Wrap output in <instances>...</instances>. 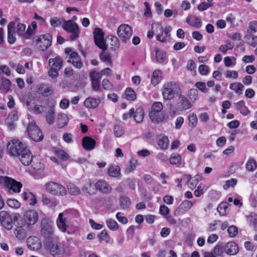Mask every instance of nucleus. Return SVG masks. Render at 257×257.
Segmentation results:
<instances>
[{
	"instance_id": "7c9ffc66",
	"label": "nucleus",
	"mask_w": 257,
	"mask_h": 257,
	"mask_svg": "<svg viewBox=\"0 0 257 257\" xmlns=\"http://www.w3.org/2000/svg\"><path fill=\"white\" fill-rule=\"evenodd\" d=\"M68 122V118L66 114L60 113L58 115L57 123L58 127L62 128L66 125Z\"/></svg>"
},
{
	"instance_id": "864d4df0",
	"label": "nucleus",
	"mask_w": 257,
	"mask_h": 257,
	"mask_svg": "<svg viewBox=\"0 0 257 257\" xmlns=\"http://www.w3.org/2000/svg\"><path fill=\"white\" fill-rule=\"evenodd\" d=\"M223 247L222 245L217 244L213 250L212 253L215 256H221L223 253Z\"/></svg>"
},
{
	"instance_id": "774afa93",
	"label": "nucleus",
	"mask_w": 257,
	"mask_h": 257,
	"mask_svg": "<svg viewBox=\"0 0 257 257\" xmlns=\"http://www.w3.org/2000/svg\"><path fill=\"white\" fill-rule=\"evenodd\" d=\"M188 119L193 127L197 124V117L194 113H191L188 115Z\"/></svg>"
},
{
	"instance_id": "9b49d317",
	"label": "nucleus",
	"mask_w": 257,
	"mask_h": 257,
	"mask_svg": "<svg viewBox=\"0 0 257 257\" xmlns=\"http://www.w3.org/2000/svg\"><path fill=\"white\" fill-rule=\"evenodd\" d=\"M8 149L10 154L13 156H18L24 147L23 144L18 140L13 139L11 140L8 144Z\"/></svg>"
},
{
	"instance_id": "423d86ee",
	"label": "nucleus",
	"mask_w": 257,
	"mask_h": 257,
	"mask_svg": "<svg viewBox=\"0 0 257 257\" xmlns=\"http://www.w3.org/2000/svg\"><path fill=\"white\" fill-rule=\"evenodd\" d=\"M45 245L49 249L51 254L55 257L62 254L65 252L63 245L58 242H54L52 239L45 240Z\"/></svg>"
},
{
	"instance_id": "412c9836",
	"label": "nucleus",
	"mask_w": 257,
	"mask_h": 257,
	"mask_svg": "<svg viewBox=\"0 0 257 257\" xmlns=\"http://www.w3.org/2000/svg\"><path fill=\"white\" fill-rule=\"evenodd\" d=\"M224 250L227 254L230 255H235L239 251L237 244L233 241L227 242L224 246Z\"/></svg>"
},
{
	"instance_id": "8fccbe9b",
	"label": "nucleus",
	"mask_w": 257,
	"mask_h": 257,
	"mask_svg": "<svg viewBox=\"0 0 257 257\" xmlns=\"http://www.w3.org/2000/svg\"><path fill=\"white\" fill-rule=\"evenodd\" d=\"M221 222L220 220H214L212 222L208 224L207 230L209 232H212L216 230L218 225L221 224Z\"/></svg>"
},
{
	"instance_id": "de8ad7c7",
	"label": "nucleus",
	"mask_w": 257,
	"mask_h": 257,
	"mask_svg": "<svg viewBox=\"0 0 257 257\" xmlns=\"http://www.w3.org/2000/svg\"><path fill=\"white\" fill-rule=\"evenodd\" d=\"M170 161L172 165H180L181 163V157L178 154H173L171 156Z\"/></svg>"
},
{
	"instance_id": "2f4dec72",
	"label": "nucleus",
	"mask_w": 257,
	"mask_h": 257,
	"mask_svg": "<svg viewBox=\"0 0 257 257\" xmlns=\"http://www.w3.org/2000/svg\"><path fill=\"white\" fill-rule=\"evenodd\" d=\"M230 206L227 202H222L218 206L217 211L220 215H225L228 212Z\"/></svg>"
},
{
	"instance_id": "393cba45",
	"label": "nucleus",
	"mask_w": 257,
	"mask_h": 257,
	"mask_svg": "<svg viewBox=\"0 0 257 257\" xmlns=\"http://www.w3.org/2000/svg\"><path fill=\"white\" fill-rule=\"evenodd\" d=\"M22 223L20 224L18 223L16 228L14 230V233L16 237L20 240L24 239L26 237V233L25 230L23 228L24 226Z\"/></svg>"
},
{
	"instance_id": "338daca9",
	"label": "nucleus",
	"mask_w": 257,
	"mask_h": 257,
	"mask_svg": "<svg viewBox=\"0 0 257 257\" xmlns=\"http://www.w3.org/2000/svg\"><path fill=\"white\" fill-rule=\"evenodd\" d=\"M225 75L227 78L233 79H236L238 76L237 71L230 70H227L225 73Z\"/></svg>"
},
{
	"instance_id": "4c0bfd02",
	"label": "nucleus",
	"mask_w": 257,
	"mask_h": 257,
	"mask_svg": "<svg viewBox=\"0 0 257 257\" xmlns=\"http://www.w3.org/2000/svg\"><path fill=\"white\" fill-rule=\"evenodd\" d=\"M125 98L129 101H133L136 99V92L131 88H127L125 91Z\"/></svg>"
},
{
	"instance_id": "49530a36",
	"label": "nucleus",
	"mask_w": 257,
	"mask_h": 257,
	"mask_svg": "<svg viewBox=\"0 0 257 257\" xmlns=\"http://www.w3.org/2000/svg\"><path fill=\"white\" fill-rule=\"evenodd\" d=\"M107 226L111 230L115 231L118 229V225L116 221L111 219H108L106 221Z\"/></svg>"
},
{
	"instance_id": "aec40b11",
	"label": "nucleus",
	"mask_w": 257,
	"mask_h": 257,
	"mask_svg": "<svg viewBox=\"0 0 257 257\" xmlns=\"http://www.w3.org/2000/svg\"><path fill=\"white\" fill-rule=\"evenodd\" d=\"M16 25L14 22H11L8 25V41L11 44H14L16 40L15 37Z\"/></svg>"
},
{
	"instance_id": "5701e85b",
	"label": "nucleus",
	"mask_w": 257,
	"mask_h": 257,
	"mask_svg": "<svg viewBox=\"0 0 257 257\" xmlns=\"http://www.w3.org/2000/svg\"><path fill=\"white\" fill-rule=\"evenodd\" d=\"M149 116L152 122L154 123L161 122L164 118V114L162 111H150Z\"/></svg>"
},
{
	"instance_id": "72a5a7b5",
	"label": "nucleus",
	"mask_w": 257,
	"mask_h": 257,
	"mask_svg": "<svg viewBox=\"0 0 257 257\" xmlns=\"http://www.w3.org/2000/svg\"><path fill=\"white\" fill-rule=\"evenodd\" d=\"M236 107L240 110V113L243 115H247L250 111L247 107L245 105L244 102L243 100H240L236 103Z\"/></svg>"
},
{
	"instance_id": "13d9d810",
	"label": "nucleus",
	"mask_w": 257,
	"mask_h": 257,
	"mask_svg": "<svg viewBox=\"0 0 257 257\" xmlns=\"http://www.w3.org/2000/svg\"><path fill=\"white\" fill-rule=\"evenodd\" d=\"M188 95L191 100L195 101L198 96V90L195 88L191 89L188 92Z\"/></svg>"
},
{
	"instance_id": "dca6fc26",
	"label": "nucleus",
	"mask_w": 257,
	"mask_h": 257,
	"mask_svg": "<svg viewBox=\"0 0 257 257\" xmlns=\"http://www.w3.org/2000/svg\"><path fill=\"white\" fill-rule=\"evenodd\" d=\"M192 106V105L190 100L185 95L180 93L176 104V110L182 111L190 108Z\"/></svg>"
},
{
	"instance_id": "b1692460",
	"label": "nucleus",
	"mask_w": 257,
	"mask_h": 257,
	"mask_svg": "<svg viewBox=\"0 0 257 257\" xmlns=\"http://www.w3.org/2000/svg\"><path fill=\"white\" fill-rule=\"evenodd\" d=\"M186 22L190 26L199 28L201 27L202 22L201 19L196 16H189L186 19Z\"/></svg>"
},
{
	"instance_id": "39448f33",
	"label": "nucleus",
	"mask_w": 257,
	"mask_h": 257,
	"mask_svg": "<svg viewBox=\"0 0 257 257\" xmlns=\"http://www.w3.org/2000/svg\"><path fill=\"white\" fill-rule=\"evenodd\" d=\"M0 184L9 190H12L15 193L19 192L22 187L20 182L7 176H1L0 177Z\"/></svg>"
},
{
	"instance_id": "ddd939ff",
	"label": "nucleus",
	"mask_w": 257,
	"mask_h": 257,
	"mask_svg": "<svg viewBox=\"0 0 257 257\" xmlns=\"http://www.w3.org/2000/svg\"><path fill=\"white\" fill-rule=\"evenodd\" d=\"M52 37L49 34H46L44 35L40 36L36 40V44L38 45L39 48L42 51H45L52 43Z\"/></svg>"
},
{
	"instance_id": "1a4fd4ad",
	"label": "nucleus",
	"mask_w": 257,
	"mask_h": 257,
	"mask_svg": "<svg viewBox=\"0 0 257 257\" xmlns=\"http://www.w3.org/2000/svg\"><path fill=\"white\" fill-rule=\"evenodd\" d=\"M39 215L36 211L29 210L26 211L22 220V224L29 227L34 225L38 221Z\"/></svg>"
},
{
	"instance_id": "473e14b6",
	"label": "nucleus",
	"mask_w": 257,
	"mask_h": 257,
	"mask_svg": "<svg viewBox=\"0 0 257 257\" xmlns=\"http://www.w3.org/2000/svg\"><path fill=\"white\" fill-rule=\"evenodd\" d=\"M134 118L137 123H141L143 121L144 116V110L142 108L139 107L137 108L136 111H134Z\"/></svg>"
},
{
	"instance_id": "bb28decb",
	"label": "nucleus",
	"mask_w": 257,
	"mask_h": 257,
	"mask_svg": "<svg viewBox=\"0 0 257 257\" xmlns=\"http://www.w3.org/2000/svg\"><path fill=\"white\" fill-rule=\"evenodd\" d=\"M95 186L96 188L104 193L109 192L111 190V187L106 182L100 180L97 182Z\"/></svg>"
},
{
	"instance_id": "6ab92c4d",
	"label": "nucleus",
	"mask_w": 257,
	"mask_h": 257,
	"mask_svg": "<svg viewBox=\"0 0 257 257\" xmlns=\"http://www.w3.org/2000/svg\"><path fill=\"white\" fill-rule=\"evenodd\" d=\"M28 247L33 250L39 249L42 246L39 239L35 236H30L27 240Z\"/></svg>"
},
{
	"instance_id": "a19ab883",
	"label": "nucleus",
	"mask_w": 257,
	"mask_h": 257,
	"mask_svg": "<svg viewBox=\"0 0 257 257\" xmlns=\"http://www.w3.org/2000/svg\"><path fill=\"white\" fill-rule=\"evenodd\" d=\"M105 50H102V52L99 54V58L101 61L106 62L107 65H111L112 62L110 54L105 52Z\"/></svg>"
},
{
	"instance_id": "2eb2a0df",
	"label": "nucleus",
	"mask_w": 257,
	"mask_h": 257,
	"mask_svg": "<svg viewBox=\"0 0 257 257\" xmlns=\"http://www.w3.org/2000/svg\"><path fill=\"white\" fill-rule=\"evenodd\" d=\"M156 28V33H157L156 39L158 41H160L161 42H165L167 41L166 37H163L161 39V36L163 35V26L158 24H155L152 25V28L154 29V28ZM171 30V27L170 26L166 27L164 29V33L166 37H170V32Z\"/></svg>"
},
{
	"instance_id": "e2e57ef3",
	"label": "nucleus",
	"mask_w": 257,
	"mask_h": 257,
	"mask_svg": "<svg viewBox=\"0 0 257 257\" xmlns=\"http://www.w3.org/2000/svg\"><path fill=\"white\" fill-rule=\"evenodd\" d=\"M68 62L71 63L75 68L80 69L83 66V62L79 58L75 60H68Z\"/></svg>"
},
{
	"instance_id": "6e6d98bb",
	"label": "nucleus",
	"mask_w": 257,
	"mask_h": 257,
	"mask_svg": "<svg viewBox=\"0 0 257 257\" xmlns=\"http://www.w3.org/2000/svg\"><path fill=\"white\" fill-rule=\"evenodd\" d=\"M227 231L230 237H235L238 232L237 227L235 225H231L228 227Z\"/></svg>"
},
{
	"instance_id": "a18cd8bd",
	"label": "nucleus",
	"mask_w": 257,
	"mask_h": 257,
	"mask_svg": "<svg viewBox=\"0 0 257 257\" xmlns=\"http://www.w3.org/2000/svg\"><path fill=\"white\" fill-rule=\"evenodd\" d=\"M68 191L72 195H77L80 194V189L74 184H69L67 186Z\"/></svg>"
},
{
	"instance_id": "f3484780",
	"label": "nucleus",
	"mask_w": 257,
	"mask_h": 257,
	"mask_svg": "<svg viewBox=\"0 0 257 257\" xmlns=\"http://www.w3.org/2000/svg\"><path fill=\"white\" fill-rule=\"evenodd\" d=\"M21 154L18 156L22 163L25 166H29L32 162L33 156L27 148L23 149Z\"/></svg>"
},
{
	"instance_id": "79ce46f5",
	"label": "nucleus",
	"mask_w": 257,
	"mask_h": 257,
	"mask_svg": "<svg viewBox=\"0 0 257 257\" xmlns=\"http://www.w3.org/2000/svg\"><path fill=\"white\" fill-rule=\"evenodd\" d=\"M120 207L122 209H126L128 208L131 205V201L130 198L125 196H121L119 200Z\"/></svg>"
},
{
	"instance_id": "4d7b16f0",
	"label": "nucleus",
	"mask_w": 257,
	"mask_h": 257,
	"mask_svg": "<svg viewBox=\"0 0 257 257\" xmlns=\"http://www.w3.org/2000/svg\"><path fill=\"white\" fill-rule=\"evenodd\" d=\"M137 163V160L135 159H132L129 162L128 166L126 168V172L130 173L132 171L134 170L136 168V165Z\"/></svg>"
},
{
	"instance_id": "5fc2aeb1",
	"label": "nucleus",
	"mask_w": 257,
	"mask_h": 257,
	"mask_svg": "<svg viewBox=\"0 0 257 257\" xmlns=\"http://www.w3.org/2000/svg\"><path fill=\"white\" fill-rule=\"evenodd\" d=\"M114 135L117 137H119L124 133L123 127L119 125H115L113 128Z\"/></svg>"
},
{
	"instance_id": "c85d7f7f",
	"label": "nucleus",
	"mask_w": 257,
	"mask_h": 257,
	"mask_svg": "<svg viewBox=\"0 0 257 257\" xmlns=\"http://www.w3.org/2000/svg\"><path fill=\"white\" fill-rule=\"evenodd\" d=\"M158 145L162 149H166L169 145L168 137L164 135H160L157 137Z\"/></svg>"
},
{
	"instance_id": "0e129e2a",
	"label": "nucleus",
	"mask_w": 257,
	"mask_h": 257,
	"mask_svg": "<svg viewBox=\"0 0 257 257\" xmlns=\"http://www.w3.org/2000/svg\"><path fill=\"white\" fill-rule=\"evenodd\" d=\"M237 183L235 179H231L226 181L225 184L223 186L224 189L227 190L230 187H234Z\"/></svg>"
},
{
	"instance_id": "09e8293b",
	"label": "nucleus",
	"mask_w": 257,
	"mask_h": 257,
	"mask_svg": "<svg viewBox=\"0 0 257 257\" xmlns=\"http://www.w3.org/2000/svg\"><path fill=\"white\" fill-rule=\"evenodd\" d=\"M11 85V83L10 80L5 78H2V87L3 91L5 93L7 92L9 90Z\"/></svg>"
},
{
	"instance_id": "f03ea898",
	"label": "nucleus",
	"mask_w": 257,
	"mask_h": 257,
	"mask_svg": "<svg viewBox=\"0 0 257 257\" xmlns=\"http://www.w3.org/2000/svg\"><path fill=\"white\" fill-rule=\"evenodd\" d=\"M49 64L50 67L48 71V74L52 78H57L59 75V71L63 66V61L59 56L55 58H50L49 60Z\"/></svg>"
},
{
	"instance_id": "ea45409f",
	"label": "nucleus",
	"mask_w": 257,
	"mask_h": 257,
	"mask_svg": "<svg viewBox=\"0 0 257 257\" xmlns=\"http://www.w3.org/2000/svg\"><path fill=\"white\" fill-rule=\"evenodd\" d=\"M108 38L111 41V49L113 51H115L119 47V42L117 38L114 36L110 35L108 36Z\"/></svg>"
},
{
	"instance_id": "052dcab7",
	"label": "nucleus",
	"mask_w": 257,
	"mask_h": 257,
	"mask_svg": "<svg viewBox=\"0 0 257 257\" xmlns=\"http://www.w3.org/2000/svg\"><path fill=\"white\" fill-rule=\"evenodd\" d=\"M7 204L10 207L15 208H18L21 206L20 202L15 199H8L7 201Z\"/></svg>"
},
{
	"instance_id": "69168bd1",
	"label": "nucleus",
	"mask_w": 257,
	"mask_h": 257,
	"mask_svg": "<svg viewBox=\"0 0 257 257\" xmlns=\"http://www.w3.org/2000/svg\"><path fill=\"white\" fill-rule=\"evenodd\" d=\"M163 108V104L160 102H155L153 103L151 111H162Z\"/></svg>"
},
{
	"instance_id": "3c124183",
	"label": "nucleus",
	"mask_w": 257,
	"mask_h": 257,
	"mask_svg": "<svg viewBox=\"0 0 257 257\" xmlns=\"http://www.w3.org/2000/svg\"><path fill=\"white\" fill-rule=\"evenodd\" d=\"M256 168V161L253 159H249L246 163V168L249 171H253Z\"/></svg>"
},
{
	"instance_id": "e433bc0d",
	"label": "nucleus",
	"mask_w": 257,
	"mask_h": 257,
	"mask_svg": "<svg viewBox=\"0 0 257 257\" xmlns=\"http://www.w3.org/2000/svg\"><path fill=\"white\" fill-rule=\"evenodd\" d=\"M161 72L159 70H156L154 71L151 82L154 86H156L160 82L161 80Z\"/></svg>"
},
{
	"instance_id": "7ed1b4c3",
	"label": "nucleus",
	"mask_w": 257,
	"mask_h": 257,
	"mask_svg": "<svg viewBox=\"0 0 257 257\" xmlns=\"http://www.w3.org/2000/svg\"><path fill=\"white\" fill-rule=\"evenodd\" d=\"M62 26L65 31L71 33L70 38L72 41L75 40L79 37L80 33L79 26L75 22L64 20Z\"/></svg>"
},
{
	"instance_id": "c03bdc74",
	"label": "nucleus",
	"mask_w": 257,
	"mask_h": 257,
	"mask_svg": "<svg viewBox=\"0 0 257 257\" xmlns=\"http://www.w3.org/2000/svg\"><path fill=\"white\" fill-rule=\"evenodd\" d=\"M107 173L111 177H116L119 174V168L117 166L110 167L108 169Z\"/></svg>"
},
{
	"instance_id": "f257e3e1",
	"label": "nucleus",
	"mask_w": 257,
	"mask_h": 257,
	"mask_svg": "<svg viewBox=\"0 0 257 257\" xmlns=\"http://www.w3.org/2000/svg\"><path fill=\"white\" fill-rule=\"evenodd\" d=\"M181 88L179 84L173 81L166 82L162 88V95L164 100L173 99L175 94L181 93Z\"/></svg>"
},
{
	"instance_id": "cd10ccee",
	"label": "nucleus",
	"mask_w": 257,
	"mask_h": 257,
	"mask_svg": "<svg viewBox=\"0 0 257 257\" xmlns=\"http://www.w3.org/2000/svg\"><path fill=\"white\" fill-rule=\"evenodd\" d=\"M66 218L63 217V213H59L57 224L59 229L62 232H65L67 230V225L66 224Z\"/></svg>"
},
{
	"instance_id": "680f3d73",
	"label": "nucleus",
	"mask_w": 257,
	"mask_h": 257,
	"mask_svg": "<svg viewBox=\"0 0 257 257\" xmlns=\"http://www.w3.org/2000/svg\"><path fill=\"white\" fill-rule=\"evenodd\" d=\"M17 34L21 36L24 37L26 30L25 24L19 23L17 25Z\"/></svg>"
},
{
	"instance_id": "0eeeda50",
	"label": "nucleus",
	"mask_w": 257,
	"mask_h": 257,
	"mask_svg": "<svg viewBox=\"0 0 257 257\" xmlns=\"http://www.w3.org/2000/svg\"><path fill=\"white\" fill-rule=\"evenodd\" d=\"M117 34L121 41L126 44L133 35V29L127 24H121L117 29Z\"/></svg>"
},
{
	"instance_id": "a211bd4d",
	"label": "nucleus",
	"mask_w": 257,
	"mask_h": 257,
	"mask_svg": "<svg viewBox=\"0 0 257 257\" xmlns=\"http://www.w3.org/2000/svg\"><path fill=\"white\" fill-rule=\"evenodd\" d=\"M90 77L93 90L99 91L100 88V79L101 78V74L95 71H91L90 73Z\"/></svg>"
},
{
	"instance_id": "c756f323",
	"label": "nucleus",
	"mask_w": 257,
	"mask_h": 257,
	"mask_svg": "<svg viewBox=\"0 0 257 257\" xmlns=\"http://www.w3.org/2000/svg\"><path fill=\"white\" fill-rule=\"evenodd\" d=\"M100 102V100L99 99L89 97L85 99L84 104L88 108H96Z\"/></svg>"
},
{
	"instance_id": "f8f14e48",
	"label": "nucleus",
	"mask_w": 257,
	"mask_h": 257,
	"mask_svg": "<svg viewBox=\"0 0 257 257\" xmlns=\"http://www.w3.org/2000/svg\"><path fill=\"white\" fill-rule=\"evenodd\" d=\"M94 42L97 46L102 50H106L107 45L104 40V33L99 28H96L93 31Z\"/></svg>"
},
{
	"instance_id": "6e6552de",
	"label": "nucleus",
	"mask_w": 257,
	"mask_h": 257,
	"mask_svg": "<svg viewBox=\"0 0 257 257\" xmlns=\"http://www.w3.org/2000/svg\"><path fill=\"white\" fill-rule=\"evenodd\" d=\"M28 136L34 141L39 142L43 139V135L35 123H30L27 127Z\"/></svg>"
},
{
	"instance_id": "9d476101",
	"label": "nucleus",
	"mask_w": 257,
	"mask_h": 257,
	"mask_svg": "<svg viewBox=\"0 0 257 257\" xmlns=\"http://www.w3.org/2000/svg\"><path fill=\"white\" fill-rule=\"evenodd\" d=\"M41 233L45 240L52 239L54 235L52 222L49 219L44 218L41 221Z\"/></svg>"
},
{
	"instance_id": "58836bf2",
	"label": "nucleus",
	"mask_w": 257,
	"mask_h": 257,
	"mask_svg": "<svg viewBox=\"0 0 257 257\" xmlns=\"http://www.w3.org/2000/svg\"><path fill=\"white\" fill-rule=\"evenodd\" d=\"M192 206L193 203L191 202L188 200L184 201L181 203L178 208L176 209L175 212L180 210H183L185 211H188L192 207Z\"/></svg>"
},
{
	"instance_id": "37998d69",
	"label": "nucleus",
	"mask_w": 257,
	"mask_h": 257,
	"mask_svg": "<svg viewBox=\"0 0 257 257\" xmlns=\"http://www.w3.org/2000/svg\"><path fill=\"white\" fill-rule=\"evenodd\" d=\"M156 61L159 63H162L166 59V53L163 51L157 50L156 52Z\"/></svg>"
},
{
	"instance_id": "4be33fe9",
	"label": "nucleus",
	"mask_w": 257,
	"mask_h": 257,
	"mask_svg": "<svg viewBox=\"0 0 257 257\" xmlns=\"http://www.w3.org/2000/svg\"><path fill=\"white\" fill-rule=\"evenodd\" d=\"M82 146L84 149L90 151L92 150L95 146V141L89 137H85L82 139Z\"/></svg>"
},
{
	"instance_id": "a878e982",
	"label": "nucleus",
	"mask_w": 257,
	"mask_h": 257,
	"mask_svg": "<svg viewBox=\"0 0 257 257\" xmlns=\"http://www.w3.org/2000/svg\"><path fill=\"white\" fill-rule=\"evenodd\" d=\"M23 198L24 201L30 205H34L37 203V199L35 195L32 192H24Z\"/></svg>"
},
{
	"instance_id": "bf43d9fd",
	"label": "nucleus",
	"mask_w": 257,
	"mask_h": 257,
	"mask_svg": "<svg viewBox=\"0 0 257 257\" xmlns=\"http://www.w3.org/2000/svg\"><path fill=\"white\" fill-rule=\"evenodd\" d=\"M42 200L43 204L48 205L49 207H52L55 205L53 200L45 194L42 195Z\"/></svg>"
},
{
	"instance_id": "f704fd0d",
	"label": "nucleus",
	"mask_w": 257,
	"mask_h": 257,
	"mask_svg": "<svg viewBox=\"0 0 257 257\" xmlns=\"http://www.w3.org/2000/svg\"><path fill=\"white\" fill-rule=\"evenodd\" d=\"M229 88L235 91L236 93L241 94L244 88V85L240 82L232 83L230 84Z\"/></svg>"
},
{
	"instance_id": "c9c22d12",
	"label": "nucleus",
	"mask_w": 257,
	"mask_h": 257,
	"mask_svg": "<svg viewBox=\"0 0 257 257\" xmlns=\"http://www.w3.org/2000/svg\"><path fill=\"white\" fill-rule=\"evenodd\" d=\"M54 108L52 107H50L47 112H46L45 116L47 122L48 124H52L54 121Z\"/></svg>"
},
{
	"instance_id": "603ef678",
	"label": "nucleus",
	"mask_w": 257,
	"mask_h": 257,
	"mask_svg": "<svg viewBox=\"0 0 257 257\" xmlns=\"http://www.w3.org/2000/svg\"><path fill=\"white\" fill-rule=\"evenodd\" d=\"M57 156L63 161H65L68 159L69 156L68 154L64 151L58 150L56 151Z\"/></svg>"
},
{
	"instance_id": "4468645a",
	"label": "nucleus",
	"mask_w": 257,
	"mask_h": 257,
	"mask_svg": "<svg viewBox=\"0 0 257 257\" xmlns=\"http://www.w3.org/2000/svg\"><path fill=\"white\" fill-rule=\"evenodd\" d=\"M0 225L8 230H11L13 228L12 217L6 211L0 212Z\"/></svg>"
},
{
	"instance_id": "20e7f679",
	"label": "nucleus",
	"mask_w": 257,
	"mask_h": 257,
	"mask_svg": "<svg viewBox=\"0 0 257 257\" xmlns=\"http://www.w3.org/2000/svg\"><path fill=\"white\" fill-rule=\"evenodd\" d=\"M45 188L48 192L53 195L64 196L67 194L65 187L56 182H48L45 185Z\"/></svg>"
}]
</instances>
